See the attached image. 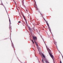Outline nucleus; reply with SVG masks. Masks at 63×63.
Wrapping results in <instances>:
<instances>
[{
	"label": "nucleus",
	"mask_w": 63,
	"mask_h": 63,
	"mask_svg": "<svg viewBox=\"0 0 63 63\" xmlns=\"http://www.w3.org/2000/svg\"><path fill=\"white\" fill-rule=\"evenodd\" d=\"M32 42L33 41V40H32Z\"/></svg>",
	"instance_id": "18"
},
{
	"label": "nucleus",
	"mask_w": 63,
	"mask_h": 63,
	"mask_svg": "<svg viewBox=\"0 0 63 63\" xmlns=\"http://www.w3.org/2000/svg\"><path fill=\"white\" fill-rule=\"evenodd\" d=\"M46 22H47V26H49V25H48V23H47V21H46Z\"/></svg>",
	"instance_id": "5"
},
{
	"label": "nucleus",
	"mask_w": 63,
	"mask_h": 63,
	"mask_svg": "<svg viewBox=\"0 0 63 63\" xmlns=\"http://www.w3.org/2000/svg\"><path fill=\"white\" fill-rule=\"evenodd\" d=\"M26 12H27V10H26Z\"/></svg>",
	"instance_id": "16"
},
{
	"label": "nucleus",
	"mask_w": 63,
	"mask_h": 63,
	"mask_svg": "<svg viewBox=\"0 0 63 63\" xmlns=\"http://www.w3.org/2000/svg\"><path fill=\"white\" fill-rule=\"evenodd\" d=\"M9 22L10 23V19H9Z\"/></svg>",
	"instance_id": "15"
},
{
	"label": "nucleus",
	"mask_w": 63,
	"mask_h": 63,
	"mask_svg": "<svg viewBox=\"0 0 63 63\" xmlns=\"http://www.w3.org/2000/svg\"><path fill=\"white\" fill-rule=\"evenodd\" d=\"M41 15L42 16H43V15Z\"/></svg>",
	"instance_id": "20"
},
{
	"label": "nucleus",
	"mask_w": 63,
	"mask_h": 63,
	"mask_svg": "<svg viewBox=\"0 0 63 63\" xmlns=\"http://www.w3.org/2000/svg\"><path fill=\"white\" fill-rule=\"evenodd\" d=\"M43 56L44 58H45V56L44 55H43Z\"/></svg>",
	"instance_id": "9"
},
{
	"label": "nucleus",
	"mask_w": 63,
	"mask_h": 63,
	"mask_svg": "<svg viewBox=\"0 0 63 63\" xmlns=\"http://www.w3.org/2000/svg\"><path fill=\"white\" fill-rule=\"evenodd\" d=\"M44 18V20H45V18Z\"/></svg>",
	"instance_id": "19"
},
{
	"label": "nucleus",
	"mask_w": 63,
	"mask_h": 63,
	"mask_svg": "<svg viewBox=\"0 0 63 63\" xmlns=\"http://www.w3.org/2000/svg\"><path fill=\"white\" fill-rule=\"evenodd\" d=\"M9 29H10L11 30V29H12V28H11V26H10L9 27Z\"/></svg>",
	"instance_id": "7"
},
{
	"label": "nucleus",
	"mask_w": 63,
	"mask_h": 63,
	"mask_svg": "<svg viewBox=\"0 0 63 63\" xmlns=\"http://www.w3.org/2000/svg\"><path fill=\"white\" fill-rule=\"evenodd\" d=\"M22 3L23 4H24V2L23 1H22Z\"/></svg>",
	"instance_id": "10"
},
{
	"label": "nucleus",
	"mask_w": 63,
	"mask_h": 63,
	"mask_svg": "<svg viewBox=\"0 0 63 63\" xmlns=\"http://www.w3.org/2000/svg\"><path fill=\"white\" fill-rule=\"evenodd\" d=\"M60 63H62L61 62V61H60Z\"/></svg>",
	"instance_id": "14"
},
{
	"label": "nucleus",
	"mask_w": 63,
	"mask_h": 63,
	"mask_svg": "<svg viewBox=\"0 0 63 63\" xmlns=\"http://www.w3.org/2000/svg\"><path fill=\"white\" fill-rule=\"evenodd\" d=\"M24 19H25V20H26V18H25V17H24Z\"/></svg>",
	"instance_id": "8"
},
{
	"label": "nucleus",
	"mask_w": 63,
	"mask_h": 63,
	"mask_svg": "<svg viewBox=\"0 0 63 63\" xmlns=\"http://www.w3.org/2000/svg\"><path fill=\"white\" fill-rule=\"evenodd\" d=\"M47 49L48 52H49V53L50 56L52 58V59H53V56L52 54H51V51L48 48H47Z\"/></svg>",
	"instance_id": "1"
},
{
	"label": "nucleus",
	"mask_w": 63,
	"mask_h": 63,
	"mask_svg": "<svg viewBox=\"0 0 63 63\" xmlns=\"http://www.w3.org/2000/svg\"><path fill=\"white\" fill-rule=\"evenodd\" d=\"M42 62H43V63H45V62H44V61H43V59H42Z\"/></svg>",
	"instance_id": "6"
},
{
	"label": "nucleus",
	"mask_w": 63,
	"mask_h": 63,
	"mask_svg": "<svg viewBox=\"0 0 63 63\" xmlns=\"http://www.w3.org/2000/svg\"><path fill=\"white\" fill-rule=\"evenodd\" d=\"M25 21H26V23H27V21H26V20H25Z\"/></svg>",
	"instance_id": "13"
},
{
	"label": "nucleus",
	"mask_w": 63,
	"mask_h": 63,
	"mask_svg": "<svg viewBox=\"0 0 63 63\" xmlns=\"http://www.w3.org/2000/svg\"><path fill=\"white\" fill-rule=\"evenodd\" d=\"M45 62L46 63H50L46 59H45Z\"/></svg>",
	"instance_id": "4"
},
{
	"label": "nucleus",
	"mask_w": 63,
	"mask_h": 63,
	"mask_svg": "<svg viewBox=\"0 0 63 63\" xmlns=\"http://www.w3.org/2000/svg\"><path fill=\"white\" fill-rule=\"evenodd\" d=\"M18 23H20V21H19L18 22Z\"/></svg>",
	"instance_id": "11"
},
{
	"label": "nucleus",
	"mask_w": 63,
	"mask_h": 63,
	"mask_svg": "<svg viewBox=\"0 0 63 63\" xmlns=\"http://www.w3.org/2000/svg\"><path fill=\"white\" fill-rule=\"evenodd\" d=\"M35 43L36 44L37 48H38V49H39V46H38V44H37V42H36V41H35Z\"/></svg>",
	"instance_id": "3"
},
{
	"label": "nucleus",
	"mask_w": 63,
	"mask_h": 63,
	"mask_svg": "<svg viewBox=\"0 0 63 63\" xmlns=\"http://www.w3.org/2000/svg\"><path fill=\"white\" fill-rule=\"evenodd\" d=\"M32 42L33 43V44H34V41H32Z\"/></svg>",
	"instance_id": "12"
},
{
	"label": "nucleus",
	"mask_w": 63,
	"mask_h": 63,
	"mask_svg": "<svg viewBox=\"0 0 63 63\" xmlns=\"http://www.w3.org/2000/svg\"><path fill=\"white\" fill-rule=\"evenodd\" d=\"M33 30H34V29H33Z\"/></svg>",
	"instance_id": "21"
},
{
	"label": "nucleus",
	"mask_w": 63,
	"mask_h": 63,
	"mask_svg": "<svg viewBox=\"0 0 63 63\" xmlns=\"http://www.w3.org/2000/svg\"><path fill=\"white\" fill-rule=\"evenodd\" d=\"M33 39L34 41V42H36V41L37 40V37H33Z\"/></svg>",
	"instance_id": "2"
},
{
	"label": "nucleus",
	"mask_w": 63,
	"mask_h": 63,
	"mask_svg": "<svg viewBox=\"0 0 63 63\" xmlns=\"http://www.w3.org/2000/svg\"><path fill=\"white\" fill-rule=\"evenodd\" d=\"M50 32H51V30H50Z\"/></svg>",
	"instance_id": "17"
}]
</instances>
